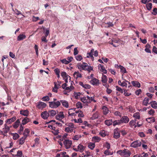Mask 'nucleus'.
Wrapping results in <instances>:
<instances>
[{
    "mask_svg": "<svg viewBox=\"0 0 157 157\" xmlns=\"http://www.w3.org/2000/svg\"><path fill=\"white\" fill-rule=\"evenodd\" d=\"M94 51V49H92L90 52L87 53V55H88V56H87V58H89L91 56H93V52Z\"/></svg>",
    "mask_w": 157,
    "mask_h": 157,
    "instance_id": "obj_41",
    "label": "nucleus"
},
{
    "mask_svg": "<svg viewBox=\"0 0 157 157\" xmlns=\"http://www.w3.org/2000/svg\"><path fill=\"white\" fill-rule=\"evenodd\" d=\"M102 109L103 110V112L104 114L106 115L109 113V109L105 106H103Z\"/></svg>",
    "mask_w": 157,
    "mask_h": 157,
    "instance_id": "obj_18",
    "label": "nucleus"
},
{
    "mask_svg": "<svg viewBox=\"0 0 157 157\" xmlns=\"http://www.w3.org/2000/svg\"><path fill=\"white\" fill-rule=\"evenodd\" d=\"M61 75L63 78V79L65 78H66L67 77V76H68L66 72H62L61 73Z\"/></svg>",
    "mask_w": 157,
    "mask_h": 157,
    "instance_id": "obj_38",
    "label": "nucleus"
},
{
    "mask_svg": "<svg viewBox=\"0 0 157 157\" xmlns=\"http://www.w3.org/2000/svg\"><path fill=\"white\" fill-rule=\"evenodd\" d=\"M113 123L112 119L107 120H105V124L108 126L112 125Z\"/></svg>",
    "mask_w": 157,
    "mask_h": 157,
    "instance_id": "obj_25",
    "label": "nucleus"
},
{
    "mask_svg": "<svg viewBox=\"0 0 157 157\" xmlns=\"http://www.w3.org/2000/svg\"><path fill=\"white\" fill-rule=\"evenodd\" d=\"M136 120H132L129 123V124L130 127L132 128L133 126H134L135 128L136 127Z\"/></svg>",
    "mask_w": 157,
    "mask_h": 157,
    "instance_id": "obj_19",
    "label": "nucleus"
},
{
    "mask_svg": "<svg viewBox=\"0 0 157 157\" xmlns=\"http://www.w3.org/2000/svg\"><path fill=\"white\" fill-rule=\"evenodd\" d=\"M140 40L143 43V44H145L147 42V40L146 39H142L141 38H140Z\"/></svg>",
    "mask_w": 157,
    "mask_h": 157,
    "instance_id": "obj_62",
    "label": "nucleus"
},
{
    "mask_svg": "<svg viewBox=\"0 0 157 157\" xmlns=\"http://www.w3.org/2000/svg\"><path fill=\"white\" fill-rule=\"evenodd\" d=\"M61 62L63 63L66 64H67L69 63V62L68 60H67L66 59H64L62 60H61Z\"/></svg>",
    "mask_w": 157,
    "mask_h": 157,
    "instance_id": "obj_46",
    "label": "nucleus"
},
{
    "mask_svg": "<svg viewBox=\"0 0 157 157\" xmlns=\"http://www.w3.org/2000/svg\"><path fill=\"white\" fill-rule=\"evenodd\" d=\"M46 37H45V36H42L41 38L42 41L47 43L48 41V40L46 39Z\"/></svg>",
    "mask_w": 157,
    "mask_h": 157,
    "instance_id": "obj_58",
    "label": "nucleus"
},
{
    "mask_svg": "<svg viewBox=\"0 0 157 157\" xmlns=\"http://www.w3.org/2000/svg\"><path fill=\"white\" fill-rule=\"evenodd\" d=\"M46 106V104L44 102H40L38 103L37 105L38 108L40 109H42L45 108Z\"/></svg>",
    "mask_w": 157,
    "mask_h": 157,
    "instance_id": "obj_12",
    "label": "nucleus"
},
{
    "mask_svg": "<svg viewBox=\"0 0 157 157\" xmlns=\"http://www.w3.org/2000/svg\"><path fill=\"white\" fill-rule=\"evenodd\" d=\"M25 139L23 137H22L19 140V144L20 145L23 144L25 142Z\"/></svg>",
    "mask_w": 157,
    "mask_h": 157,
    "instance_id": "obj_35",
    "label": "nucleus"
},
{
    "mask_svg": "<svg viewBox=\"0 0 157 157\" xmlns=\"http://www.w3.org/2000/svg\"><path fill=\"white\" fill-rule=\"evenodd\" d=\"M141 144V141L137 140L132 142L131 144V146L135 148L137 147L140 146Z\"/></svg>",
    "mask_w": 157,
    "mask_h": 157,
    "instance_id": "obj_6",
    "label": "nucleus"
},
{
    "mask_svg": "<svg viewBox=\"0 0 157 157\" xmlns=\"http://www.w3.org/2000/svg\"><path fill=\"white\" fill-rule=\"evenodd\" d=\"M81 100L84 103H88V101H87V100L86 97H84L82 98H81Z\"/></svg>",
    "mask_w": 157,
    "mask_h": 157,
    "instance_id": "obj_47",
    "label": "nucleus"
},
{
    "mask_svg": "<svg viewBox=\"0 0 157 157\" xmlns=\"http://www.w3.org/2000/svg\"><path fill=\"white\" fill-rule=\"evenodd\" d=\"M153 12H152V14L156 15L157 14V8H154L152 10Z\"/></svg>",
    "mask_w": 157,
    "mask_h": 157,
    "instance_id": "obj_54",
    "label": "nucleus"
},
{
    "mask_svg": "<svg viewBox=\"0 0 157 157\" xmlns=\"http://www.w3.org/2000/svg\"><path fill=\"white\" fill-rule=\"evenodd\" d=\"M149 104H151V107L154 109H157V103L156 101H154L150 102Z\"/></svg>",
    "mask_w": 157,
    "mask_h": 157,
    "instance_id": "obj_20",
    "label": "nucleus"
},
{
    "mask_svg": "<svg viewBox=\"0 0 157 157\" xmlns=\"http://www.w3.org/2000/svg\"><path fill=\"white\" fill-rule=\"evenodd\" d=\"M74 55H76L78 54V51L77 50V48H75L74 49Z\"/></svg>",
    "mask_w": 157,
    "mask_h": 157,
    "instance_id": "obj_56",
    "label": "nucleus"
},
{
    "mask_svg": "<svg viewBox=\"0 0 157 157\" xmlns=\"http://www.w3.org/2000/svg\"><path fill=\"white\" fill-rule=\"evenodd\" d=\"M116 90H117L119 91L121 93H123V89L120 87H118V86H116Z\"/></svg>",
    "mask_w": 157,
    "mask_h": 157,
    "instance_id": "obj_45",
    "label": "nucleus"
},
{
    "mask_svg": "<svg viewBox=\"0 0 157 157\" xmlns=\"http://www.w3.org/2000/svg\"><path fill=\"white\" fill-rule=\"evenodd\" d=\"M120 121L121 123L127 124L129 121V119L127 116H124L121 117Z\"/></svg>",
    "mask_w": 157,
    "mask_h": 157,
    "instance_id": "obj_7",
    "label": "nucleus"
},
{
    "mask_svg": "<svg viewBox=\"0 0 157 157\" xmlns=\"http://www.w3.org/2000/svg\"><path fill=\"white\" fill-rule=\"evenodd\" d=\"M91 84L94 85L98 86L99 83V81L98 79L94 78L90 81Z\"/></svg>",
    "mask_w": 157,
    "mask_h": 157,
    "instance_id": "obj_9",
    "label": "nucleus"
},
{
    "mask_svg": "<svg viewBox=\"0 0 157 157\" xmlns=\"http://www.w3.org/2000/svg\"><path fill=\"white\" fill-rule=\"evenodd\" d=\"M152 52L157 54V48L155 46H154L152 49Z\"/></svg>",
    "mask_w": 157,
    "mask_h": 157,
    "instance_id": "obj_59",
    "label": "nucleus"
},
{
    "mask_svg": "<svg viewBox=\"0 0 157 157\" xmlns=\"http://www.w3.org/2000/svg\"><path fill=\"white\" fill-rule=\"evenodd\" d=\"M76 107L78 108H82V104L80 102H78L76 104Z\"/></svg>",
    "mask_w": 157,
    "mask_h": 157,
    "instance_id": "obj_48",
    "label": "nucleus"
},
{
    "mask_svg": "<svg viewBox=\"0 0 157 157\" xmlns=\"http://www.w3.org/2000/svg\"><path fill=\"white\" fill-rule=\"evenodd\" d=\"M58 112L57 111L54 110H51L48 111V113L49 116L54 117Z\"/></svg>",
    "mask_w": 157,
    "mask_h": 157,
    "instance_id": "obj_11",
    "label": "nucleus"
},
{
    "mask_svg": "<svg viewBox=\"0 0 157 157\" xmlns=\"http://www.w3.org/2000/svg\"><path fill=\"white\" fill-rule=\"evenodd\" d=\"M101 140L100 137L98 136H93L92 138V140L93 141L95 142H98Z\"/></svg>",
    "mask_w": 157,
    "mask_h": 157,
    "instance_id": "obj_28",
    "label": "nucleus"
},
{
    "mask_svg": "<svg viewBox=\"0 0 157 157\" xmlns=\"http://www.w3.org/2000/svg\"><path fill=\"white\" fill-rule=\"evenodd\" d=\"M54 71L55 73V74L56 75H58V74H60V70L58 68L55 69L54 70Z\"/></svg>",
    "mask_w": 157,
    "mask_h": 157,
    "instance_id": "obj_50",
    "label": "nucleus"
},
{
    "mask_svg": "<svg viewBox=\"0 0 157 157\" xmlns=\"http://www.w3.org/2000/svg\"><path fill=\"white\" fill-rule=\"evenodd\" d=\"M41 116L43 119H47L49 116L48 112H47L46 111L42 112L41 114Z\"/></svg>",
    "mask_w": 157,
    "mask_h": 157,
    "instance_id": "obj_15",
    "label": "nucleus"
},
{
    "mask_svg": "<svg viewBox=\"0 0 157 157\" xmlns=\"http://www.w3.org/2000/svg\"><path fill=\"white\" fill-rule=\"evenodd\" d=\"M76 59L78 61H81L82 59V57L81 55H78L75 57Z\"/></svg>",
    "mask_w": 157,
    "mask_h": 157,
    "instance_id": "obj_42",
    "label": "nucleus"
},
{
    "mask_svg": "<svg viewBox=\"0 0 157 157\" xmlns=\"http://www.w3.org/2000/svg\"><path fill=\"white\" fill-rule=\"evenodd\" d=\"M65 147L68 149L71 147L72 144V141L71 140H65L63 142Z\"/></svg>",
    "mask_w": 157,
    "mask_h": 157,
    "instance_id": "obj_5",
    "label": "nucleus"
},
{
    "mask_svg": "<svg viewBox=\"0 0 157 157\" xmlns=\"http://www.w3.org/2000/svg\"><path fill=\"white\" fill-rule=\"evenodd\" d=\"M60 103H61L62 105L66 108H68L69 106L68 103L67 101L65 100H60Z\"/></svg>",
    "mask_w": 157,
    "mask_h": 157,
    "instance_id": "obj_16",
    "label": "nucleus"
},
{
    "mask_svg": "<svg viewBox=\"0 0 157 157\" xmlns=\"http://www.w3.org/2000/svg\"><path fill=\"white\" fill-rule=\"evenodd\" d=\"M155 113V110L153 109H151L148 111V113L150 115H152L154 114Z\"/></svg>",
    "mask_w": 157,
    "mask_h": 157,
    "instance_id": "obj_52",
    "label": "nucleus"
},
{
    "mask_svg": "<svg viewBox=\"0 0 157 157\" xmlns=\"http://www.w3.org/2000/svg\"><path fill=\"white\" fill-rule=\"evenodd\" d=\"M147 9L148 10H151L152 6V4L151 3H147L146 5Z\"/></svg>",
    "mask_w": 157,
    "mask_h": 157,
    "instance_id": "obj_36",
    "label": "nucleus"
},
{
    "mask_svg": "<svg viewBox=\"0 0 157 157\" xmlns=\"http://www.w3.org/2000/svg\"><path fill=\"white\" fill-rule=\"evenodd\" d=\"M64 117V114L63 112H60L59 114L56 116V118L57 120H61Z\"/></svg>",
    "mask_w": 157,
    "mask_h": 157,
    "instance_id": "obj_10",
    "label": "nucleus"
},
{
    "mask_svg": "<svg viewBox=\"0 0 157 157\" xmlns=\"http://www.w3.org/2000/svg\"><path fill=\"white\" fill-rule=\"evenodd\" d=\"M20 114L24 116H28L29 115V111L27 109L25 110L21 109L20 111Z\"/></svg>",
    "mask_w": 157,
    "mask_h": 157,
    "instance_id": "obj_13",
    "label": "nucleus"
},
{
    "mask_svg": "<svg viewBox=\"0 0 157 157\" xmlns=\"http://www.w3.org/2000/svg\"><path fill=\"white\" fill-rule=\"evenodd\" d=\"M65 131L66 132L69 133L72 132L73 131V130L72 129H71L69 127H66L65 128Z\"/></svg>",
    "mask_w": 157,
    "mask_h": 157,
    "instance_id": "obj_44",
    "label": "nucleus"
},
{
    "mask_svg": "<svg viewBox=\"0 0 157 157\" xmlns=\"http://www.w3.org/2000/svg\"><path fill=\"white\" fill-rule=\"evenodd\" d=\"M11 127V126L9 127L7 125V124H4V127L3 128V131H0L1 134L3 135L4 136H7V133L9 132L10 128Z\"/></svg>",
    "mask_w": 157,
    "mask_h": 157,
    "instance_id": "obj_3",
    "label": "nucleus"
},
{
    "mask_svg": "<svg viewBox=\"0 0 157 157\" xmlns=\"http://www.w3.org/2000/svg\"><path fill=\"white\" fill-rule=\"evenodd\" d=\"M61 83V82L60 81H58L57 82H54V85L55 86V85L56 86L57 88H59L60 87V84Z\"/></svg>",
    "mask_w": 157,
    "mask_h": 157,
    "instance_id": "obj_39",
    "label": "nucleus"
},
{
    "mask_svg": "<svg viewBox=\"0 0 157 157\" xmlns=\"http://www.w3.org/2000/svg\"><path fill=\"white\" fill-rule=\"evenodd\" d=\"M20 121L19 119H17L14 123L13 126L15 129L17 128L19 126Z\"/></svg>",
    "mask_w": 157,
    "mask_h": 157,
    "instance_id": "obj_21",
    "label": "nucleus"
},
{
    "mask_svg": "<svg viewBox=\"0 0 157 157\" xmlns=\"http://www.w3.org/2000/svg\"><path fill=\"white\" fill-rule=\"evenodd\" d=\"M131 83L134 86L138 88H140V84L138 81H133L131 82Z\"/></svg>",
    "mask_w": 157,
    "mask_h": 157,
    "instance_id": "obj_17",
    "label": "nucleus"
},
{
    "mask_svg": "<svg viewBox=\"0 0 157 157\" xmlns=\"http://www.w3.org/2000/svg\"><path fill=\"white\" fill-rule=\"evenodd\" d=\"M120 136V131L117 128L115 129L113 132V137L116 139L119 138Z\"/></svg>",
    "mask_w": 157,
    "mask_h": 157,
    "instance_id": "obj_8",
    "label": "nucleus"
},
{
    "mask_svg": "<svg viewBox=\"0 0 157 157\" xmlns=\"http://www.w3.org/2000/svg\"><path fill=\"white\" fill-rule=\"evenodd\" d=\"M141 92V89H139L136 90L135 92V94L136 95L138 96Z\"/></svg>",
    "mask_w": 157,
    "mask_h": 157,
    "instance_id": "obj_53",
    "label": "nucleus"
},
{
    "mask_svg": "<svg viewBox=\"0 0 157 157\" xmlns=\"http://www.w3.org/2000/svg\"><path fill=\"white\" fill-rule=\"evenodd\" d=\"M133 117H134L135 119H139L140 117L139 112H136L134 113L133 115Z\"/></svg>",
    "mask_w": 157,
    "mask_h": 157,
    "instance_id": "obj_30",
    "label": "nucleus"
},
{
    "mask_svg": "<svg viewBox=\"0 0 157 157\" xmlns=\"http://www.w3.org/2000/svg\"><path fill=\"white\" fill-rule=\"evenodd\" d=\"M58 89L59 88H57L56 86L55 85V86L54 85V87L53 88L52 90L54 92L57 93V89Z\"/></svg>",
    "mask_w": 157,
    "mask_h": 157,
    "instance_id": "obj_57",
    "label": "nucleus"
},
{
    "mask_svg": "<svg viewBox=\"0 0 157 157\" xmlns=\"http://www.w3.org/2000/svg\"><path fill=\"white\" fill-rule=\"evenodd\" d=\"M107 81V76L105 75H103L102 77V82L104 83H106Z\"/></svg>",
    "mask_w": 157,
    "mask_h": 157,
    "instance_id": "obj_33",
    "label": "nucleus"
},
{
    "mask_svg": "<svg viewBox=\"0 0 157 157\" xmlns=\"http://www.w3.org/2000/svg\"><path fill=\"white\" fill-rule=\"evenodd\" d=\"M120 68L121 69V71L122 73H127V71H126L125 68L123 67V66L120 65Z\"/></svg>",
    "mask_w": 157,
    "mask_h": 157,
    "instance_id": "obj_37",
    "label": "nucleus"
},
{
    "mask_svg": "<svg viewBox=\"0 0 157 157\" xmlns=\"http://www.w3.org/2000/svg\"><path fill=\"white\" fill-rule=\"evenodd\" d=\"M109 86L108 85V87L107 88L106 91L108 94H109L112 92V91L110 89H109V88H108Z\"/></svg>",
    "mask_w": 157,
    "mask_h": 157,
    "instance_id": "obj_55",
    "label": "nucleus"
},
{
    "mask_svg": "<svg viewBox=\"0 0 157 157\" xmlns=\"http://www.w3.org/2000/svg\"><path fill=\"white\" fill-rule=\"evenodd\" d=\"M77 66L80 71L82 70L90 71L93 70V68L89 66L87 63H83L82 64L78 63Z\"/></svg>",
    "mask_w": 157,
    "mask_h": 157,
    "instance_id": "obj_1",
    "label": "nucleus"
},
{
    "mask_svg": "<svg viewBox=\"0 0 157 157\" xmlns=\"http://www.w3.org/2000/svg\"><path fill=\"white\" fill-rule=\"evenodd\" d=\"M124 95L125 96H128L131 94V93H129L128 92L127 90L125 89L124 90Z\"/></svg>",
    "mask_w": 157,
    "mask_h": 157,
    "instance_id": "obj_43",
    "label": "nucleus"
},
{
    "mask_svg": "<svg viewBox=\"0 0 157 157\" xmlns=\"http://www.w3.org/2000/svg\"><path fill=\"white\" fill-rule=\"evenodd\" d=\"M98 112H96L93 114L92 117H91V119L92 120H95L98 118Z\"/></svg>",
    "mask_w": 157,
    "mask_h": 157,
    "instance_id": "obj_27",
    "label": "nucleus"
},
{
    "mask_svg": "<svg viewBox=\"0 0 157 157\" xmlns=\"http://www.w3.org/2000/svg\"><path fill=\"white\" fill-rule=\"evenodd\" d=\"M42 100L44 101H47L50 100V98L48 96H46L43 97Z\"/></svg>",
    "mask_w": 157,
    "mask_h": 157,
    "instance_id": "obj_40",
    "label": "nucleus"
},
{
    "mask_svg": "<svg viewBox=\"0 0 157 157\" xmlns=\"http://www.w3.org/2000/svg\"><path fill=\"white\" fill-rule=\"evenodd\" d=\"M29 121L30 119L29 118L26 117H25L22 120L21 124L23 125H24Z\"/></svg>",
    "mask_w": 157,
    "mask_h": 157,
    "instance_id": "obj_22",
    "label": "nucleus"
},
{
    "mask_svg": "<svg viewBox=\"0 0 157 157\" xmlns=\"http://www.w3.org/2000/svg\"><path fill=\"white\" fill-rule=\"evenodd\" d=\"M121 86H125V87H127V84L124 82H122L121 84Z\"/></svg>",
    "mask_w": 157,
    "mask_h": 157,
    "instance_id": "obj_63",
    "label": "nucleus"
},
{
    "mask_svg": "<svg viewBox=\"0 0 157 157\" xmlns=\"http://www.w3.org/2000/svg\"><path fill=\"white\" fill-rule=\"evenodd\" d=\"M88 147L91 149L93 150L95 147V144L93 143H90L88 144Z\"/></svg>",
    "mask_w": 157,
    "mask_h": 157,
    "instance_id": "obj_34",
    "label": "nucleus"
},
{
    "mask_svg": "<svg viewBox=\"0 0 157 157\" xmlns=\"http://www.w3.org/2000/svg\"><path fill=\"white\" fill-rule=\"evenodd\" d=\"M73 76L76 78V79H77L78 78H81L82 77L81 74L78 72H75L74 73Z\"/></svg>",
    "mask_w": 157,
    "mask_h": 157,
    "instance_id": "obj_26",
    "label": "nucleus"
},
{
    "mask_svg": "<svg viewBox=\"0 0 157 157\" xmlns=\"http://www.w3.org/2000/svg\"><path fill=\"white\" fill-rule=\"evenodd\" d=\"M77 147L78 149V151L80 152H82L85 149L84 147L82 145L80 144L78 145Z\"/></svg>",
    "mask_w": 157,
    "mask_h": 157,
    "instance_id": "obj_29",
    "label": "nucleus"
},
{
    "mask_svg": "<svg viewBox=\"0 0 157 157\" xmlns=\"http://www.w3.org/2000/svg\"><path fill=\"white\" fill-rule=\"evenodd\" d=\"M120 120H116L113 121V126H115L117 125H120L121 124Z\"/></svg>",
    "mask_w": 157,
    "mask_h": 157,
    "instance_id": "obj_31",
    "label": "nucleus"
},
{
    "mask_svg": "<svg viewBox=\"0 0 157 157\" xmlns=\"http://www.w3.org/2000/svg\"><path fill=\"white\" fill-rule=\"evenodd\" d=\"M149 99L148 98H145L143 101L142 104L145 106H147L148 104H149L148 102L149 101Z\"/></svg>",
    "mask_w": 157,
    "mask_h": 157,
    "instance_id": "obj_23",
    "label": "nucleus"
},
{
    "mask_svg": "<svg viewBox=\"0 0 157 157\" xmlns=\"http://www.w3.org/2000/svg\"><path fill=\"white\" fill-rule=\"evenodd\" d=\"M22 155V152L21 151L18 150L17 152V154L16 155L21 157Z\"/></svg>",
    "mask_w": 157,
    "mask_h": 157,
    "instance_id": "obj_51",
    "label": "nucleus"
},
{
    "mask_svg": "<svg viewBox=\"0 0 157 157\" xmlns=\"http://www.w3.org/2000/svg\"><path fill=\"white\" fill-rule=\"evenodd\" d=\"M139 135L140 137H143L145 136L143 132H140L139 133Z\"/></svg>",
    "mask_w": 157,
    "mask_h": 157,
    "instance_id": "obj_64",
    "label": "nucleus"
},
{
    "mask_svg": "<svg viewBox=\"0 0 157 157\" xmlns=\"http://www.w3.org/2000/svg\"><path fill=\"white\" fill-rule=\"evenodd\" d=\"M98 69L100 71L103 72L105 74L107 73V71L105 69V67L101 64H99L98 65Z\"/></svg>",
    "mask_w": 157,
    "mask_h": 157,
    "instance_id": "obj_14",
    "label": "nucleus"
},
{
    "mask_svg": "<svg viewBox=\"0 0 157 157\" xmlns=\"http://www.w3.org/2000/svg\"><path fill=\"white\" fill-rule=\"evenodd\" d=\"M67 126H68L69 128H74V124L72 123H69L67 125Z\"/></svg>",
    "mask_w": 157,
    "mask_h": 157,
    "instance_id": "obj_60",
    "label": "nucleus"
},
{
    "mask_svg": "<svg viewBox=\"0 0 157 157\" xmlns=\"http://www.w3.org/2000/svg\"><path fill=\"white\" fill-rule=\"evenodd\" d=\"M117 153L124 157H128L130 156L131 154L130 151L127 149L119 150Z\"/></svg>",
    "mask_w": 157,
    "mask_h": 157,
    "instance_id": "obj_2",
    "label": "nucleus"
},
{
    "mask_svg": "<svg viewBox=\"0 0 157 157\" xmlns=\"http://www.w3.org/2000/svg\"><path fill=\"white\" fill-rule=\"evenodd\" d=\"M110 144L107 142H106L105 145V147L107 148V149L109 150L110 148Z\"/></svg>",
    "mask_w": 157,
    "mask_h": 157,
    "instance_id": "obj_49",
    "label": "nucleus"
},
{
    "mask_svg": "<svg viewBox=\"0 0 157 157\" xmlns=\"http://www.w3.org/2000/svg\"><path fill=\"white\" fill-rule=\"evenodd\" d=\"M12 135L13 136V139L14 140H17L19 137V135L17 133H12Z\"/></svg>",
    "mask_w": 157,
    "mask_h": 157,
    "instance_id": "obj_32",
    "label": "nucleus"
},
{
    "mask_svg": "<svg viewBox=\"0 0 157 157\" xmlns=\"http://www.w3.org/2000/svg\"><path fill=\"white\" fill-rule=\"evenodd\" d=\"M39 19L38 17H35L34 16L33 17V21H36Z\"/></svg>",
    "mask_w": 157,
    "mask_h": 157,
    "instance_id": "obj_61",
    "label": "nucleus"
},
{
    "mask_svg": "<svg viewBox=\"0 0 157 157\" xmlns=\"http://www.w3.org/2000/svg\"><path fill=\"white\" fill-rule=\"evenodd\" d=\"M49 106L52 108H56L60 105V102L56 101L49 102Z\"/></svg>",
    "mask_w": 157,
    "mask_h": 157,
    "instance_id": "obj_4",
    "label": "nucleus"
},
{
    "mask_svg": "<svg viewBox=\"0 0 157 157\" xmlns=\"http://www.w3.org/2000/svg\"><path fill=\"white\" fill-rule=\"evenodd\" d=\"M26 38V36L24 34H20L17 37V40L20 41L25 39Z\"/></svg>",
    "mask_w": 157,
    "mask_h": 157,
    "instance_id": "obj_24",
    "label": "nucleus"
}]
</instances>
